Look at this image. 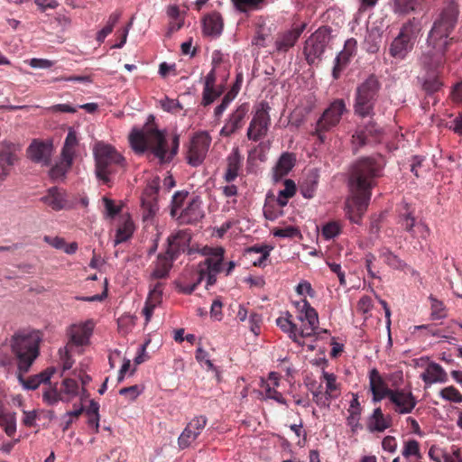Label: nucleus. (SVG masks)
<instances>
[{"mask_svg": "<svg viewBox=\"0 0 462 462\" xmlns=\"http://www.w3.org/2000/svg\"><path fill=\"white\" fill-rule=\"evenodd\" d=\"M384 166L381 154L362 157L352 164L349 173L351 195L346 202V213L351 222L360 224L369 205L372 189L383 175Z\"/></svg>", "mask_w": 462, "mask_h": 462, "instance_id": "1", "label": "nucleus"}, {"mask_svg": "<svg viewBox=\"0 0 462 462\" xmlns=\"http://www.w3.org/2000/svg\"><path fill=\"white\" fill-rule=\"evenodd\" d=\"M458 14V5L454 0L444 3L429 33L428 43L431 49L425 51L420 59L428 69L437 70L445 63V53L453 41L449 35L457 25Z\"/></svg>", "mask_w": 462, "mask_h": 462, "instance_id": "2", "label": "nucleus"}, {"mask_svg": "<svg viewBox=\"0 0 462 462\" xmlns=\"http://www.w3.org/2000/svg\"><path fill=\"white\" fill-rule=\"evenodd\" d=\"M132 149L136 153L148 152L158 159L161 164L172 161L178 153L180 139L174 134L169 148L163 131H160L154 123V117L150 116L142 129H133L129 134Z\"/></svg>", "mask_w": 462, "mask_h": 462, "instance_id": "3", "label": "nucleus"}, {"mask_svg": "<svg viewBox=\"0 0 462 462\" xmlns=\"http://www.w3.org/2000/svg\"><path fill=\"white\" fill-rule=\"evenodd\" d=\"M41 338L37 333L18 331L14 333L10 344L0 346V365L6 366L13 358L17 362L18 371L28 372L39 356Z\"/></svg>", "mask_w": 462, "mask_h": 462, "instance_id": "4", "label": "nucleus"}, {"mask_svg": "<svg viewBox=\"0 0 462 462\" xmlns=\"http://www.w3.org/2000/svg\"><path fill=\"white\" fill-rule=\"evenodd\" d=\"M96 162L97 178L104 183H108L109 175L118 169L125 167V159L115 147L102 142L97 143L93 149Z\"/></svg>", "mask_w": 462, "mask_h": 462, "instance_id": "5", "label": "nucleus"}, {"mask_svg": "<svg viewBox=\"0 0 462 462\" xmlns=\"http://www.w3.org/2000/svg\"><path fill=\"white\" fill-rule=\"evenodd\" d=\"M380 89L381 82L374 74H371L360 83L355 92L353 106L355 115L362 118L373 117Z\"/></svg>", "mask_w": 462, "mask_h": 462, "instance_id": "6", "label": "nucleus"}, {"mask_svg": "<svg viewBox=\"0 0 462 462\" xmlns=\"http://www.w3.org/2000/svg\"><path fill=\"white\" fill-rule=\"evenodd\" d=\"M420 31L421 23L419 19L412 18L404 23L389 46L390 56L396 60H404L413 50Z\"/></svg>", "mask_w": 462, "mask_h": 462, "instance_id": "7", "label": "nucleus"}, {"mask_svg": "<svg viewBox=\"0 0 462 462\" xmlns=\"http://www.w3.org/2000/svg\"><path fill=\"white\" fill-rule=\"evenodd\" d=\"M346 112L347 108L345 100L342 98L335 99L323 111L311 134L316 136L319 143H325L327 140L326 134L337 126L343 115Z\"/></svg>", "mask_w": 462, "mask_h": 462, "instance_id": "8", "label": "nucleus"}, {"mask_svg": "<svg viewBox=\"0 0 462 462\" xmlns=\"http://www.w3.org/2000/svg\"><path fill=\"white\" fill-rule=\"evenodd\" d=\"M224 255L225 249L222 246H217V254L206 258L198 264L196 282L185 287L183 291L187 294H191L204 279L207 280V287L214 285L217 282V275L223 270Z\"/></svg>", "mask_w": 462, "mask_h": 462, "instance_id": "9", "label": "nucleus"}, {"mask_svg": "<svg viewBox=\"0 0 462 462\" xmlns=\"http://www.w3.org/2000/svg\"><path fill=\"white\" fill-rule=\"evenodd\" d=\"M330 30L327 27L319 28L305 42L303 53L310 65L318 64L329 42Z\"/></svg>", "mask_w": 462, "mask_h": 462, "instance_id": "10", "label": "nucleus"}, {"mask_svg": "<svg viewBox=\"0 0 462 462\" xmlns=\"http://www.w3.org/2000/svg\"><path fill=\"white\" fill-rule=\"evenodd\" d=\"M269 111L270 106L266 102H261L257 105L246 132L249 140L258 142L267 135L271 125Z\"/></svg>", "mask_w": 462, "mask_h": 462, "instance_id": "11", "label": "nucleus"}, {"mask_svg": "<svg viewBox=\"0 0 462 462\" xmlns=\"http://www.w3.org/2000/svg\"><path fill=\"white\" fill-rule=\"evenodd\" d=\"M296 308L300 311L299 319L302 322H306L300 328V337H310L314 336L317 333L319 323L317 310L310 306L306 299L297 302Z\"/></svg>", "mask_w": 462, "mask_h": 462, "instance_id": "12", "label": "nucleus"}, {"mask_svg": "<svg viewBox=\"0 0 462 462\" xmlns=\"http://www.w3.org/2000/svg\"><path fill=\"white\" fill-rule=\"evenodd\" d=\"M211 143V137L207 132L196 134L191 139L187 160L193 167L200 165L208 151Z\"/></svg>", "mask_w": 462, "mask_h": 462, "instance_id": "13", "label": "nucleus"}, {"mask_svg": "<svg viewBox=\"0 0 462 462\" xmlns=\"http://www.w3.org/2000/svg\"><path fill=\"white\" fill-rule=\"evenodd\" d=\"M40 201L54 211L71 209L74 206L68 192L57 186L49 188Z\"/></svg>", "mask_w": 462, "mask_h": 462, "instance_id": "14", "label": "nucleus"}, {"mask_svg": "<svg viewBox=\"0 0 462 462\" xmlns=\"http://www.w3.org/2000/svg\"><path fill=\"white\" fill-rule=\"evenodd\" d=\"M208 419L206 416L199 415L193 418L185 427L178 439V445L180 449L189 448L200 435L206 427Z\"/></svg>", "mask_w": 462, "mask_h": 462, "instance_id": "15", "label": "nucleus"}, {"mask_svg": "<svg viewBox=\"0 0 462 462\" xmlns=\"http://www.w3.org/2000/svg\"><path fill=\"white\" fill-rule=\"evenodd\" d=\"M250 110V105L247 102L239 105L228 116L224 126L220 130V134L229 137L238 130L242 129L245 125V119Z\"/></svg>", "mask_w": 462, "mask_h": 462, "instance_id": "16", "label": "nucleus"}, {"mask_svg": "<svg viewBox=\"0 0 462 462\" xmlns=\"http://www.w3.org/2000/svg\"><path fill=\"white\" fill-rule=\"evenodd\" d=\"M398 224L413 238L427 239L430 234L429 226L422 221L417 222L411 212L409 211L399 216Z\"/></svg>", "mask_w": 462, "mask_h": 462, "instance_id": "17", "label": "nucleus"}, {"mask_svg": "<svg viewBox=\"0 0 462 462\" xmlns=\"http://www.w3.org/2000/svg\"><path fill=\"white\" fill-rule=\"evenodd\" d=\"M304 29L305 25L302 24L299 27L279 32L275 36L274 52L278 54L286 53L296 44Z\"/></svg>", "mask_w": 462, "mask_h": 462, "instance_id": "18", "label": "nucleus"}, {"mask_svg": "<svg viewBox=\"0 0 462 462\" xmlns=\"http://www.w3.org/2000/svg\"><path fill=\"white\" fill-rule=\"evenodd\" d=\"M394 404V411L398 414H408L417 404V400L411 392L404 390H393L387 397Z\"/></svg>", "mask_w": 462, "mask_h": 462, "instance_id": "19", "label": "nucleus"}, {"mask_svg": "<svg viewBox=\"0 0 462 462\" xmlns=\"http://www.w3.org/2000/svg\"><path fill=\"white\" fill-rule=\"evenodd\" d=\"M52 150L53 147L51 142L34 140L27 149V156L34 162L49 165Z\"/></svg>", "mask_w": 462, "mask_h": 462, "instance_id": "20", "label": "nucleus"}, {"mask_svg": "<svg viewBox=\"0 0 462 462\" xmlns=\"http://www.w3.org/2000/svg\"><path fill=\"white\" fill-rule=\"evenodd\" d=\"M201 204L202 201L199 196L191 198L187 207L177 217L180 223L193 225L199 222L204 217Z\"/></svg>", "mask_w": 462, "mask_h": 462, "instance_id": "21", "label": "nucleus"}, {"mask_svg": "<svg viewBox=\"0 0 462 462\" xmlns=\"http://www.w3.org/2000/svg\"><path fill=\"white\" fill-rule=\"evenodd\" d=\"M191 234L189 230H180L168 237L167 254L171 258H178L189 246Z\"/></svg>", "mask_w": 462, "mask_h": 462, "instance_id": "22", "label": "nucleus"}, {"mask_svg": "<svg viewBox=\"0 0 462 462\" xmlns=\"http://www.w3.org/2000/svg\"><path fill=\"white\" fill-rule=\"evenodd\" d=\"M369 385L373 394V402L374 403L387 398L393 391L388 388L386 383L381 376L377 369L374 368L369 372Z\"/></svg>", "mask_w": 462, "mask_h": 462, "instance_id": "23", "label": "nucleus"}, {"mask_svg": "<svg viewBox=\"0 0 462 462\" xmlns=\"http://www.w3.org/2000/svg\"><path fill=\"white\" fill-rule=\"evenodd\" d=\"M56 369L54 367H48L40 374L29 376L27 378L23 377V374L26 372L19 371L17 377L24 389L36 390L42 383H49Z\"/></svg>", "mask_w": 462, "mask_h": 462, "instance_id": "24", "label": "nucleus"}, {"mask_svg": "<svg viewBox=\"0 0 462 462\" xmlns=\"http://www.w3.org/2000/svg\"><path fill=\"white\" fill-rule=\"evenodd\" d=\"M224 28V21L218 12L206 14L202 19V31L206 36L217 38L220 36Z\"/></svg>", "mask_w": 462, "mask_h": 462, "instance_id": "25", "label": "nucleus"}, {"mask_svg": "<svg viewBox=\"0 0 462 462\" xmlns=\"http://www.w3.org/2000/svg\"><path fill=\"white\" fill-rule=\"evenodd\" d=\"M243 160L244 158L237 147L234 148L228 154L226 157V169L224 174V180L226 182H232L237 178L243 165Z\"/></svg>", "mask_w": 462, "mask_h": 462, "instance_id": "26", "label": "nucleus"}, {"mask_svg": "<svg viewBox=\"0 0 462 462\" xmlns=\"http://www.w3.org/2000/svg\"><path fill=\"white\" fill-rule=\"evenodd\" d=\"M20 151L19 145L9 141H3L0 143V163L3 166H7V169L11 171V168L18 161V152Z\"/></svg>", "mask_w": 462, "mask_h": 462, "instance_id": "27", "label": "nucleus"}, {"mask_svg": "<svg viewBox=\"0 0 462 462\" xmlns=\"http://www.w3.org/2000/svg\"><path fill=\"white\" fill-rule=\"evenodd\" d=\"M392 426V417L384 416L380 407L375 408L367 420L370 432H383Z\"/></svg>", "mask_w": 462, "mask_h": 462, "instance_id": "28", "label": "nucleus"}, {"mask_svg": "<svg viewBox=\"0 0 462 462\" xmlns=\"http://www.w3.org/2000/svg\"><path fill=\"white\" fill-rule=\"evenodd\" d=\"M92 329L93 326L90 321L79 325H72L69 332L70 342L76 346L87 345Z\"/></svg>", "mask_w": 462, "mask_h": 462, "instance_id": "29", "label": "nucleus"}, {"mask_svg": "<svg viewBox=\"0 0 462 462\" xmlns=\"http://www.w3.org/2000/svg\"><path fill=\"white\" fill-rule=\"evenodd\" d=\"M420 378L426 384L430 385L435 383H446L448 374L440 365L430 362L425 372L420 374Z\"/></svg>", "mask_w": 462, "mask_h": 462, "instance_id": "30", "label": "nucleus"}, {"mask_svg": "<svg viewBox=\"0 0 462 462\" xmlns=\"http://www.w3.org/2000/svg\"><path fill=\"white\" fill-rule=\"evenodd\" d=\"M296 162L295 156L291 152H283L273 168V179L280 180L286 176L294 167Z\"/></svg>", "mask_w": 462, "mask_h": 462, "instance_id": "31", "label": "nucleus"}, {"mask_svg": "<svg viewBox=\"0 0 462 462\" xmlns=\"http://www.w3.org/2000/svg\"><path fill=\"white\" fill-rule=\"evenodd\" d=\"M159 189L154 186H149L144 191L143 198V217L149 218L153 217L159 209L157 203V195Z\"/></svg>", "mask_w": 462, "mask_h": 462, "instance_id": "32", "label": "nucleus"}, {"mask_svg": "<svg viewBox=\"0 0 462 462\" xmlns=\"http://www.w3.org/2000/svg\"><path fill=\"white\" fill-rule=\"evenodd\" d=\"M174 260H176V258H171V255H169L167 252L164 254H159L157 260L154 263V269L152 273V277L154 279L166 278L172 267Z\"/></svg>", "mask_w": 462, "mask_h": 462, "instance_id": "33", "label": "nucleus"}, {"mask_svg": "<svg viewBox=\"0 0 462 462\" xmlns=\"http://www.w3.org/2000/svg\"><path fill=\"white\" fill-rule=\"evenodd\" d=\"M319 184V175L316 172L309 173L300 184V190L305 199L314 197Z\"/></svg>", "mask_w": 462, "mask_h": 462, "instance_id": "34", "label": "nucleus"}, {"mask_svg": "<svg viewBox=\"0 0 462 462\" xmlns=\"http://www.w3.org/2000/svg\"><path fill=\"white\" fill-rule=\"evenodd\" d=\"M240 89V83L238 79L235 83V85L232 87V88L223 97L221 103L216 106L214 110V116L217 119H219L223 113L226 110V108L229 106L231 102L236 98Z\"/></svg>", "mask_w": 462, "mask_h": 462, "instance_id": "35", "label": "nucleus"}, {"mask_svg": "<svg viewBox=\"0 0 462 462\" xmlns=\"http://www.w3.org/2000/svg\"><path fill=\"white\" fill-rule=\"evenodd\" d=\"M73 158H64L61 156L60 161L57 162L50 170V177L52 180L56 181L63 180L68 171L70 169Z\"/></svg>", "mask_w": 462, "mask_h": 462, "instance_id": "36", "label": "nucleus"}, {"mask_svg": "<svg viewBox=\"0 0 462 462\" xmlns=\"http://www.w3.org/2000/svg\"><path fill=\"white\" fill-rule=\"evenodd\" d=\"M288 317H280L276 319L277 326L285 333L289 334L291 339L294 342L299 343L298 337L300 329L290 319L291 317L288 312L286 313Z\"/></svg>", "mask_w": 462, "mask_h": 462, "instance_id": "37", "label": "nucleus"}, {"mask_svg": "<svg viewBox=\"0 0 462 462\" xmlns=\"http://www.w3.org/2000/svg\"><path fill=\"white\" fill-rule=\"evenodd\" d=\"M321 378L326 382L325 391L327 394L337 399L341 393L340 383L337 382V375L323 369Z\"/></svg>", "mask_w": 462, "mask_h": 462, "instance_id": "38", "label": "nucleus"}, {"mask_svg": "<svg viewBox=\"0 0 462 462\" xmlns=\"http://www.w3.org/2000/svg\"><path fill=\"white\" fill-rule=\"evenodd\" d=\"M380 257L385 264L393 269L403 271L407 267L406 263L388 248L381 251Z\"/></svg>", "mask_w": 462, "mask_h": 462, "instance_id": "39", "label": "nucleus"}, {"mask_svg": "<svg viewBox=\"0 0 462 462\" xmlns=\"http://www.w3.org/2000/svg\"><path fill=\"white\" fill-rule=\"evenodd\" d=\"M88 417V425L92 429L93 433L97 434L99 431V404L94 400L90 401L89 406L86 411Z\"/></svg>", "mask_w": 462, "mask_h": 462, "instance_id": "40", "label": "nucleus"}, {"mask_svg": "<svg viewBox=\"0 0 462 462\" xmlns=\"http://www.w3.org/2000/svg\"><path fill=\"white\" fill-rule=\"evenodd\" d=\"M296 184L292 180H285L284 189L280 190L277 197V204L281 208L288 204V201L296 193Z\"/></svg>", "mask_w": 462, "mask_h": 462, "instance_id": "41", "label": "nucleus"}, {"mask_svg": "<svg viewBox=\"0 0 462 462\" xmlns=\"http://www.w3.org/2000/svg\"><path fill=\"white\" fill-rule=\"evenodd\" d=\"M61 395L65 398V402H70L79 393V387L75 379L65 378L60 389Z\"/></svg>", "mask_w": 462, "mask_h": 462, "instance_id": "42", "label": "nucleus"}, {"mask_svg": "<svg viewBox=\"0 0 462 462\" xmlns=\"http://www.w3.org/2000/svg\"><path fill=\"white\" fill-rule=\"evenodd\" d=\"M425 0H395V12L401 14H408L416 12L424 3Z\"/></svg>", "mask_w": 462, "mask_h": 462, "instance_id": "43", "label": "nucleus"}, {"mask_svg": "<svg viewBox=\"0 0 462 462\" xmlns=\"http://www.w3.org/2000/svg\"><path fill=\"white\" fill-rule=\"evenodd\" d=\"M269 380L273 382V386H271V384L268 383H265L263 386L265 396L269 399L276 401L281 404H286V400L282 397V393L275 389V386L278 385V377L276 374L274 373H271Z\"/></svg>", "mask_w": 462, "mask_h": 462, "instance_id": "44", "label": "nucleus"}, {"mask_svg": "<svg viewBox=\"0 0 462 462\" xmlns=\"http://www.w3.org/2000/svg\"><path fill=\"white\" fill-rule=\"evenodd\" d=\"M235 7L241 13L260 10L265 4V0H232Z\"/></svg>", "mask_w": 462, "mask_h": 462, "instance_id": "45", "label": "nucleus"}, {"mask_svg": "<svg viewBox=\"0 0 462 462\" xmlns=\"http://www.w3.org/2000/svg\"><path fill=\"white\" fill-rule=\"evenodd\" d=\"M224 92L222 86L203 88L201 105L208 106L217 100Z\"/></svg>", "mask_w": 462, "mask_h": 462, "instance_id": "46", "label": "nucleus"}, {"mask_svg": "<svg viewBox=\"0 0 462 462\" xmlns=\"http://www.w3.org/2000/svg\"><path fill=\"white\" fill-rule=\"evenodd\" d=\"M188 196L189 192L186 190H180L174 193L171 205V216L172 217H177L179 216V210L184 206Z\"/></svg>", "mask_w": 462, "mask_h": 462, "instance_id": "47", "label": "nucleus"}, {"mask_svg": "<svg viewBox=\"0 0 462 462\" xmlns=\"http://www.w3.org/2000/svg\"><path fill=\"white\" fill-rule=\"evenodd\" d=\"M370 142H371V140L367 139L365 131L360 130L359 128H357L351 137V145H352L353 153L356 154L362 147H364Z\"/></svg>", "mask_w": 462, "mask_h": 462, "instance_id": "48", "label": "nucleus"}, {"mask_svg": "<svg viewBox=\"0 0 462 462\" xmlns=\"http://www.w3.org/2000/svg\"><path fill=\"white\" fill-rule=\"evenodd\" d=\"M351 59L350 55L341 51L335 59V64L332 69V77L337 79L340 77L342 70L347 66Z\"/></svg>", "mask_w": 462, "mask_h": 462, "instance_id": "49", "label": "nucleus"}, {"mask_svg": "<svg viewBox=\"0 0 462 462\" xmlns=\"http://www.w3.org/2000/svg\"><path fill=\"white\" fill-rule=\"evenodd\" d=\"M254 254H260L261 255L258 259L253 261V264L254 266H262L269 256L270 249L267 245H254L246 250L247 255L252 256Z\"/></svg>", "mask_w": 462, "mask_h": 462, "instance_id": "50", "label": "nucleus"}, {"mask_svg": "<svg viewBox=\"0 0 462 462\" xmlns=\"http://www.w3.org/2000/svg\"><path fill=\"white\" fill-rule=\"evenodd\" d=\"M271 35V30L266 28L264 24H258L255 35L253 38L252 43L253 45L258 48H263L266 46V41Z\"/></svg>", "mask_w": 462, "mask_h": 462, "instance_id": "51", "label": "nucleus"}, {"mask_svg": "<svg viewBox=\"0 0 462 462\" xmlns=\"http://www.w3.org/2000/svg\"><path fill=\"white\" fill-rule=\"evenodd\" d=\"M78 143L75 132L69 131L65 139V143L61 151V155L64 158H73L74 147Z\"/></svg>", "mask_w": 462, "mask_h": 462, "instance_id": "52", "label": "nucleus"}, {"mask_svg": "<svg viewBox=\"0 0 462 462\" xmlns=\"http://www.w3.org/2000/svg\"><path fill=\"white\" fill-rule=\"evenodd\" d=\"M0 425L4 427L7 436L13 437L16 432V417L14 412H8L3 417Z\"/></svg>", "mask_w": 462, "mask_h": 462, "instance_id": "53", "label": "nucleus"}, {"mask_svg": "<svg viewBox=\"0 0 462 462\" xmlns=\"http://www.w3.org/2000/svg\"><path fill=\"white\" fill-rule=\"evenodd\" d=\"M430 300L431 302V319H441L447 316L446 307L444 303L436 298L430 296Z\"/></svg>", "mask_w": 462, "mask_h": 462, "instance_id": "54", "label": "nucleus"}, {"mask_svg": "<svg viewBox=\"0 0 462 462\" xmlns=\"http://www.w3.org/2000/svg\"><path fill=\"white\" fill-rule=\"evenodd\" d=\"M321 388V385H319L317 390L312 392L313 402L320 408H329L331 400L335 398L329 397L327 392H323Z\"/></svg>", "mask_w": 462, "mask_h": 462, "instance_id": "55", "label": "nucleus"}, {"mask_svg": "<svg viewBox=\"0 0 462 462\" xmlns=\"http://www.w3.org/2000/svg\"><path fill=\"white\" fill-rule=\"evenodd\" d=\"M439 396L446 401L453 402L456 403L462 402V394L454 386H448L443 388L439 392Z\"/></svg>", "mask_w": 462, "mask_h": 462, "instance_id": "56", "label": "nucleus"}, {"mask_svg": "<svg viewBox=\"0 0 462 462\" xmlns=\"http://www.w3.org/2000/svg\"><path fill=\"white\" fill-rule=\"evenodd\" d=\"M133 225L131 222H125V225L119 227L116 231V245L125 242L133 235Z\"/></svg>", "mask_w": 462, "mask_h": 462, "instance_id": "57", "label": "nucleus"}, {"mask_svg": "<svg viewBox=\"0 0 462 462\" xmlns=\"http://www.w3.org/2000/svg\"><path fill=\"white\" fill-rule=\"evenodd\" d=\"M402 456L405 457H409L411 456H415L417 458H420L421 455L420 452V444L415 439H410L404 444V448L402 450Z\"/></svg>", "mask_w": 462, "mask_h": 462, "instance_id": "58", "label": "nucleus"}, {"mask_svg": "<svg viewBox=\"0 0 462 462\" xmlns=\"http://www.w3.org/2000/svg\"><path fill=\"white\" fill-rule=\"evenodd\" d=\"M42 398L43 401L49 405H53L59 401L65 402V398L61 395L60 391L58 392L55 387L45 391L43 393Z\"/></svg>", "mask_w": 462, "mask_h": 462, "instance_id": "59", "label": "nucleus"}, {"mask_svg": "<svg viewBox=\"0 0 462 462\" xmlns=\"http://www.w3.org/2000/svg\"><path fill=\"white\" fill-rule=\"evenodd\" d=\"M341 231L340 226L337 222H329L322 228V236L326 240H329L339 235Z\"/></svg>", "mask_w": 462, "mask_h": 462, "instance_id": "60", "label": "nucleus"}, {"mask_svg": "<svg viewBox=\"0 0 462 462\" xmlns=\"http://www.w3.org/2000/svg\"><path fill=\"white\" fill-rule=\"evenodd\" d=\"M360 130H365V134L367 135V139H372L374 142H377L381 135V129L376 125V124L373 121L368 122L363 128Z\"/></svg>", "mask_w": 462, "mask_h": 462, "instance_id": "61", "label": "nucleus"}, {"mask_svg": "<svg viewBox=\"0 0 462 462\" xmlns=\"http://www.w3.org/2000/svg\"><path fill=\"white\" fill-rule=\"evenodd\" d=\"M381 37L377 34L370 33L365 40V49L369 53H375L379 50Z\"/></svg>", "mask_w": 462, "mask_h": 462, "instance_id": "62", "label": "nucleus"}, {"mask_svg": "<svg viewBox=\"0 0 462 462\" xmlns=\"http://www.w3.org/2000/svg\"><path fill=\"white\" fill-rule=\"evenodd\" d=\"M249 328L255 335L260 334L261 325L263 322L262 315L256 312H251L249 315Z\"/></svg>", "mask_w": 462, "mask_h": 462, "instance_id": "63", "label": "nucleus"}, {"mask_svg": "<svg viewBox=\"0 0 462 462\" xmlns=\"http://www.w3.org/2000/svg\"><path fill=\"white\" fill-rule=\"evenodd\" d=\"M274 236L278 237H296L300 236V232L297 227L292 226H286L284 228H278L273 232Z\"/></svg>", "mask_w": 462, "mask_h": 462, "instance_id": "64", "label": "nucleus"}]
</instances>
